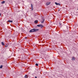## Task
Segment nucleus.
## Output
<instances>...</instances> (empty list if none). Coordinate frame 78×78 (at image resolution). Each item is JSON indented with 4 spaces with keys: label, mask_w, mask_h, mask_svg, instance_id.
I'll return each mask as SVG.
<instances>
[{
    "label": "nucleus",
    "mask_w": 78,
    "mask_h": 78,
    "mask_svg": "<svg viewBox=\"0 0 78 78\" xmlns=\"http://www.w3.org/2000/svg\"><path fill=\"white\" fill-rule=\"evenodd\" d=\"M39 29H33L30 30V31H29V32L33 33V32H36V31H39Z\"/></svg>",
    "instance_id": "f257e3e1"
},
{
    "label": "nucleus",
    "mask_w": 78,
    "mask_h": 78,
    "mask_svg": "<svg viewBox=\"0 0 78 78\" xmlns=\"http://www.w3.org/2000/svg\"><path fill=\"white\" fill-rule=\"evenodd\" d=\"M37 27H41V28H42L43 27V26L41 24H39V25H37Z\"/></svg>",
    "instance_id": "f03ea898"
},
{
    "label": "nucleus",
    "mask_w": 78,
    "mask_h": 78,
    "mask_svg": "<svg viewBox=\"0 0 78 78\" xmlns=\"http://www.w3.org/2000/svg\"><path fill=\"white\" fill-rule=\"evenodd\" d=\"M31 10L33 11V5L32 4H31Z\"/></svg>",
    "instance_id": "7ed1b4c3"
},
{
    "label": "nucleus",
    "mask_w": 78,
    "mask_h": 78,
    "mask_svg": "<svg viewBox=\"0 0 78 78\" xmlns=\"http://www.w3.org/2000/svg\"><path fill=\"white\" fill-rule=\"evenodd\" d=\"M35 23H38V21L37 20H36L34 22Z\"/></svg>",
    "instance_id": "20e7f679"
},
{
    "label": "nucleus",
    "mask_w": 78,
    "mask_h": 78,
    "mask_svg": "<svg viewBox=\"0 0 78 78\" xmlns=\"http://www.w3.org/2000/svg\"><path fill=\"white\" fill-rule=\"evenodd\" d=\"M45 20L44 19H42V21H41V23H44V21Z\"/></svg>",
    "instance_id": "39448f33"
},
{
    "label": "nucleus",
    "mask_w": 78,
    "mask_h": 78,
    "mask_svg": "<svg viewBox=\"0 0 78 78\" xmlns=\"http://www.w3.org/2000/svg\"><path fill=\"white\" fill-rule=\"evenodd\" d=\"M50 2L46 3V5H47V6H48V5H50Z\"/></svg>",
    "instance_id": "423d86ee"
},
{
    "label": "nucleus",
    "mask_w": 78,
    "mask_h": 78,
    "mask_svg": "<svg viewBox=\"0 0 78 78\" xmlns=\"http://www.w3.org/2000/svg\"><path fill=\"white\" fill-rule=\"evenodd\" d=\"M5 3V1H3L1 3H2V4H3Z\"/></svg>",
    "instance_id": "0eeeda50"
},
{
    "label": "nucleus",
    "mask_w": 78,
    "mask_h": 78,
    "mask_svg": "<svg viewBox=\"0 0 78 78\" xmlns=\"http://www.w3.org/2000/svg\"><path fill=\"white\" fill-rule=\"evenodd\" d=\"M8 22H10V23H12V20H8Z\"/></svg>",
    "instance_id": "6e6552de"
},
{
    "label": "nucleus",
    "mask_w": 78,
    "mask_h": 78,
    "mask_svg": "<svg viewBox=\"0 0 78 78\" xmlns=\"http://www.w3.org/2000/svg\"><path fill=\"white\" fill-rule=\"evenodd\" d=\"M1 44L2 45H5V44H4V43L3 42H2L1 43Z\"/></svg>",
    "instance_id": "1a4fd4ad"
},
{
    "label": "nucleus",
    "mask_w": 78,
    "mask_h": 78,
    "mask_svg": "<svg viewBox=\"0 0 78 78\" xmlns=\"http://www.w3.org/2000/svg\"><path fill=\"white\" fill-rule=\"evenodd\" d=\"M24 78H28V76H27V75H26L24 76Z\"/></svg>",
    "instance_id": "9d476101"
},
{
    "label": "nucleus",
    "mask_w": 78,
    "mask_h": 78,
    "mask_svg": "<svg viewBox=\"0 0 78 78\" xmlns=\"http://www.w3.org/2000/svg\"><path fill=\"white\" fill-rule=\"evenodd\" d=\"M72 60V61H73V60H75V58L74 57H73Z\"/></svg>",
    "instance_id": "9b49d317"
},
{
    "label": "nucleus",
    "mask_w": 78,
    "mask_h": 78,
    "mask_svg": "<svg viewBox=\"0 0 78 78\" xmlns=\"http://www.w3.org/2000/svg\"><path fill=\"white\" fill-rule=\"evenodd\" d=\"M55 3L56 5H59V3H57V2H55Z\"/></svg>",
    "instance_id": "f8f14e48"
},
{
    "label": "nucleus",
    "mask_w": 78,
    "mask_h": 78,
    "mask_svg": "<svg viewBox=\"0 0 78 78\" xmlns=\"http://www.w3.org/2000/svg\"><path fill=\"white\" fill-rule=\"evenodd\" d=\"M2 67H3V66L1 65L0 66V69H2Z\"/></svg>",
    "instance_id": "ddd939ff"
},
{
    "label": "nucleus",
    "mask_w": 78,
    "mask_h": 78,
    "mask_svg": "<svg viewBox=\"0 0 78 78\" xmlns=\"http://www.w3.org/2000/svg\"><path fill=\"white\" fill-rule=\"evenodd\" d=\"M38 64L37 63H36L35 64V66H38Z\"/></svg>",
    "instance_id": "4468645a"
},
{
    "label": "nucleus",
    "mask_w": 78,
    "mask_h": 78,
    "mask_svg": "<svg viewBox=\"0 0 78 78\" xmlns=\"http://www.w3.org/2000/svg\"><path fill=\"white\" fill-rule=\"evenodd\" d=\"M60 25H61V23H59Z\"/></svg>",
    "instance_id": "2eb2a0df"
},
{
    "label": "nucleus",
    "mask_w": 78,
    "mask_h": 78,
    "mask_svg": "<svg viewBox=\"0 0 78 78\" xmlns=\"http://www.w3.org/2000/svg\"><path fill=\"white\" fill-rule=\"evenodd\" d=\"M8 47L7 45L5 46V47Z\"/></svg>",
    "instance_id": "dca6fc26"
},
{
    "label": "nucleus",
    "mask_w": 78,
    "mask_h": 78,
    "mask_svg": "<svg viewBox=\"0 0 78 78\" xmlns=\"http://www.w3.org/2000/svg\"><path fill=\"white\" fill-rule=\"evenodd\" d=\"M35 78H37V76H35Z\"/></svg>",
    "instance_id": "f3484780"
},
{
    "label": "nucleus",
    "mask_w": 78,
    "mask_h": 78,
    "mask_svg": "<svg viewBox=\"0 0 78 78\" xmlns=\"http://www.w3.org/2000/svg\"><path fill=\"white\" fill-rule=\"evenodd\" d=\"M1 16V14L0 13V16Z\"/></svg>",
    "instance_id": "a211bd4d"
},
{
    "label": "nucleus",
    "mask_w": 78,
    "mask_h": 78,
    "mask_svg": "<svg viewBox=\"0 0 78 78\" xmlns=\"http://www.w3.org/2000/svg\"><path fill=\"white\" fill-rule=\"evenodd\" d=\"M25 39H27V37H25Z\"/></svg>",
    "instance_id": "6ab92c4d"
},
{
    "label": "nucleus",
    "mask_w": 78,
    "mask_h": 78,
    "mask_svg": "<svg viewBox=\"0 0 78 78\" xmlns=\"http://www.w3.org/2000/svg\"><path fill=\"white\" fill-rule=\"evenodd\" d=\"M58 11H59V10H58Z\"/></svg>",
    "instance_id": "aec40b11"
}]
</instances>
